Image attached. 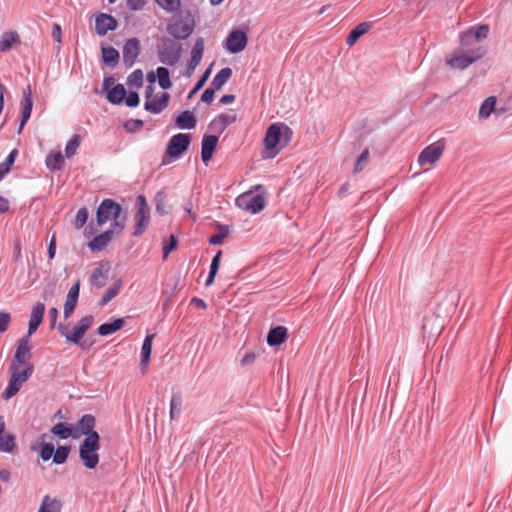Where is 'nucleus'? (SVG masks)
<instances>
[{"instance_id":"52","label":"nucleus","mask_w":512,"mask_h":512,"mask_svg":"<svg viewBox=\"0 0 512 512\" xmlns=\"http://www.w3.org/2000/svg\"><path fill=\"white\" fill-rule=\"evenodd\" d=\"M177 248V238L174 235H170L168 241H165L163 245V259H167L168 255Z\"/></svg>"},{"instance_id":"16","label":"nucleus","mask_w":512,"mask_h":512,"mask_svg":"<svg viewBox=\"0 0 512 512\" xmlns=\"http://www.w3.org/2000/svg\"><path fill=\"white\" fill-rule=\"evenodd\" d=\"M45 313V305L41 302H37L31 309L30 320L28 324V331L25 337H30L37 331L42 323L43 316Z\"/></svg>"},{"instance_id":"13","label":"nucleus","mask_w":512,"mask_h":512,"mask_svg":"<svg viewBox=\"0 0 512 512\" xmlns=\"http://www.w3.org/2000/svg\"><path fill=\"white\" fill-rule=\"evenodd\" d=\"M190 140L189 134L179 133L172 136L167 146L166 153L173 158H178L188 149Z\"/></svg>"},{"instance_id":"27","label":"nucleus","mask_w":512,"mask_h":512,"mask_svg":"<svg viewBox=\"0 0 512 512\" xmlns=\"http://www.w3.org/2000/svg\"><path fill=\"white\" fill-rule=\"evenodd\" d=\"M23 94H24V103H23L22 113H21V122H20V127H19L20 130L24 127V125L30 118L31 112H32V106H33L32 94H31L30 87L25 89Z\"/></svg>"},{"instance_id":"5","label":"nucleus","mask_w":512,"mask_h":512,"mask_svg":"<svg viewBox=\"0 0 512 512\" xmlns=\"http://www.w3.org/2000/svg\"><path fill=\"white\" fill-rule=\"evenodd\" d=\"M148 81L150 82V85H148L145 90L144 108L150 113L159 114L168 106L170 96L166 92H161L160 94L153 96V83L155 82V76L153 73L148 74Z\"/></svg>"},{"instance_id":"62","label":"nucleus","mask_w":512,"mask_h":512,"mask_svg":"<svg viewBox=\"0 0 512 512\" xmlns=\"http://www.w3.org/2000/svg\"><path fill=\"white\" fill-rule=\"evenodd\" d=\"M55 254H56V239H55V236H52L50 243H49V247H48L49 259H51V260L54 259Z\"/></svg>"},{"instance_id":"2","label":"nucleus","mask_w":512,"mask_h":512,"mask_svg":"<svg viewBox=\"0 0 512 512\" xmlns=\"http://www.w3.org/2000/svg\"><path fill=\"white\" fill-rule=\"evenodd\" d=\"M121 206L111 199H104L96 211V221L99 226L113 220L112 229L120 234L125 227L126 216L121 215Z\"/></svg>"},{"instance_id":"64","label":"nucleus","mask_w":512,"mask_h":512,"mask_svg":"<svg viewBox=\"0 0 512 512\" xmlns=\"http://www.w3.org/2000/svg\"><path fill=\"white\" fill-rule=\"evenodd\" d=\"M49 318L51 319L50 328L53 329L56 325V321L58 318V309L57 308H55V307L50 308Z\"/></svg>"},{"instance_id":"35","label":"nucleus","mask_w":512,"mask_h":512,"mask_svg":"<svg viewBox=\"0 0 512 512\" xmlns=\"http://www.w3.org/2000/svg\"><path fill=\"white\" fill-rule=\"evenodd\" d=\"M126 96L125 87L122 84H117L107 93V99L112 104H121Z\"/></svg>"},{"instance_id":"37","label":"nucleus","mask_w":512,"mask_h":512,"mask_svg":"<svg viewBox=\"0 0 512 512\" xmlns=\"http://www.w3.org/2000/svg\"><path fill=\"white\" fill-rule=\"evenodd\" d=\"M496 104V97H488L480 106L479 117L484 119L488 118L494 112Z\"/></svg>"},{"instance_id":"44","label":"nucleus","mask_w":512,"mask_h":512,"mask_svg":"<svg viewBox=\"0 0 512 512\" xmlns=\"http://www.w3.org/2000/svg\"><path fill=\"white\" fill-rule=\"evenodd\" d=\"M217 229H218V233L213 235L209 239V243L212 245H221L223 243L224 239L229 235L228 226L218 225Z\"/></svg>"},{"instance_id":"17","label":"nucleus","mask_w":512,"mask_h":512,"mask_svg":"<svg viewBox=\"0 0 512 512\" xmlns=\"http://www.w3.org/2000/svg\"><path fill=\"white\" fill-rule=\"evenodd\" d=\"M117 28V21L111 15L101 13L96 16L95 30L99 36L106 35L109 31Z\"/></svg>"},{"instance_id":"4","label":"nucleus","mask_w":512,"mask_h":512,"mask_svg":"<svg viewBox=\"0 0 512 512\" xmlns=\"http://www.w3.org/2000/svg\"><path fill=\"white\" fill-rule=\"evenodd\" d=\"M99 439V434L97 432H92L85 437L79 447L80 459L88 469H94L99 463Z\"/></svg>"},{"instance_id":"7","label":"nucleus","mask_w":512,"mask_h":512,"mask_svg":"<svg viewBox=\"0 0 512 512\" xmlns=\"http://www.w3.org/2000/svg\"><path fill=\"white\" fill-rule=\"evenodd\" d=\"M94 321L93 316L87 315L82 317L77 324L74 326L73 330L70 331L67 325L59 324L57 329L62 337L66 339L67 342L73 344H79L82 337L85 335L87 330L92 326Z\"/></svg>"},{"instance_id":"43","label":"nucleus","mask_w":512,"mask_h":512,"mask_svg":"<svg viewBox=\"0 0 512 512\" xmlns=\"http://www.w3.org/2000/svg\"><path fill=\"white\" fill-rule=\"evenodd\" d=\"M212 66L213 64H211L206 70L205 72L203 73V75L200 77V79L197 81L196 85L194 86V88L189 92L188 94V99H191L193 98L197 92L205 85V83L207 82L208 78L210 77V74H211V71H212Z\"/></svg>"},{"instance_id":"26","label":"nucleus","mask_w":512,"mask_h":512,"mask_svg":"<svg viewBox=\"0 0 512 512\" xmlns=\"http://www.w3.org/2000/svg\"><path fill=\"white\" fill-rule=\"evenodd\" d=\"M108 267L100 265L95 268L90 275V283L96 288H102L106 285L108 279Z\"/></svg>"},{"instance_id":"58","label":"nucleus","mask_w":512,"mask_h":512,"mask_svg":"<svg viewBox=\"0 0 512 512\" xmlns=\"http://www.w3.org/2000/svg\"><path fill=\"white\" fill-rule=\"evenodd\" d=\"M125 99V103L128 107H135L139 104V95L137 92H131Z\"/></svg>"},{"instance_id":"57","label":"nucleus","mask_w":512,"mask_h":512,"mask_svg":"<svg viewBox=\"0 0 512 512\" xmlns=\"http://www.w3.org/2000/svg\"><path fill=\"white\" fill-rule=\"evenodd\" d=\"M216 89H214L211 85L209 88L205 89V91L201 95V101L207 104L212 103L214 99V94Z\"/></svg>"},{"instance_id":"48","label":"nucleus","mask_w":512,"mask_h":512,"mask_svg":"<svg viewBox=\"0 0 512 512\" xmlns=\"http://www.w3.org/2000/svg\"><path fill=\"white\" fill-rule=\"evenodd\" d=\"M127 83L133 88L141 87L143 84V72L140 69L133 71L128 77Z\"/></svg>"},{"instance_id":"1","label":"nucleus","mask_w":512,"mask_h":512,"mask_svg":"<svg viewBox=\"0 0 512 512\" xmlns=\"http://www.w3.org/2000/svg\"><path fill=\"white\" fill-rule=\"evenodd\" d=\"M292 137V130L284 123L271 124L265 133L263 145L267 152V157H275L283 148H285Z\"/></svg>"},{"instance_id":"14","label":"nucleus","mask_w":512,"mask_h":512,"mask_svg":"<svg viewBox=\"0 0 512 512\" xmlns=\"http://www.w3.org/2000/svg\"><path fill=\"white\" fill-rule=\"evenodd\" d=\"M32 357L30 339L28 337H22L17 342V348L14 354V358L11 363L16 364H32L30 359Z\"/></svg>"},{"instance_id":"45","label":"nucleus","mask_w":512,"mask_h":512,"mask_svg":"<svg viewBox=\"0 0 512 512\" xmlns=\"http://www.w3.org/2000/svg\"><path fill=\"white\" fill-rule=\"evenodd\" d=\"M157 77L159 85L162 89H168L172 86V82L169 78V71L165 67H158L157 68Z\"/></svg>"},{"instance_id":"39","label":"nucleus","mask_w":512,"mask_h":512,"mask_svg":"<svg viewBox=\"0 0 512 512\" xmlns=\"http://www.w3.org/2000/svg\"><path fill=\"white\" fill-rule=\"evenodd\" d=\"M17 150H12L6 159L0 164V181L10 172V169L15 162Z\"/></svg>"},{"instance_id":"12","label":"nucleus","mask_w":512,"mask_h":512,"mask_svg":"<svg viewBox=\"0 0 512 512\" xmlns=\"http://www.w3.org/2000/svg\"><path fill=\"white\" fill-rule=\"evenodd\" d=\"M248 43L247 34L241 30H233L226 38L225 48L232 54L242 52Z\"/></svg>"},{"instance_id":"46","label":"nucleus","mask_w":512,"mask_h":512,"mask_svg":"<svg viewBox=\"0 0 512 512\" xmlns=\"http://www.w3.org/2000/svg\"><path fill=\"white\" fill-rule=\"evenodd\" d=\"M80 146V136L79 135H73V137L67 142L65 147V154L68 158L75 155L77 149Z\"/></svg>"},{"instance_id":"60","label":"nucleus","mask_w":512,"mask_h":512,"mask_svg":"<svg viewBox=\"0 0 512 512\" xmlns=\"http://www.w3.org/2000/svg\"><path fill=\"white\" fill-rule=\"evenodd\" d=\"M158 4L167 11H175L179 9L181 2H158Z\"/></svg>"},{"instance_id":"20","label":"nucleus","mask_w":512,"mask_h":512,"mask_svg":"<svg viewBox=\"0 0 512 512\" xmlns=\"http://www.w3.org/2000/svg\"><path fill=\"white\" fill-rule=\"evenodd\" d=\"M488 32L489 27L487 25H481L475 31L468 30L460 35V43L462 46H469L473 39L479 41L487 38Z\"/></svg>"},{"instance_id":"42","label":"nucleus","mask_w":512,"mask_h":512,"mask_svg":"<svg viewBox=\"0 0 512 512\" xmlns=\"http://www.w3.org/2000/svg\"><path fill=\"white\" fill-rule=\"evenodd\" d=\"M156 211L161 215H165L169 212V206L166 200V194L163 190L159 191L155 195Z\"/></svg>"},{"instance_id":"32","label":"nucleus","mask_w":512,"mask_h":512,"mask_svg":"<svg viewBox=\"0 0 512 512\" xmlns=\"http://www.w3.org/2000/svg\"><path fill=\"white\" fill-rule=\"evenodd\" d=\"M62 504L59 500L46 495L43 497L38 512H61Z\"/></svg>"},{"instance_id":"30","label":"nucleus","mask_w":512,"mask_h":512,"mask_svg":"<svg viewBox=\"0 0 512 512\" xmlns=\"http://www.w3.org/2000/svg\"><path fill=\"white\" fill-rule=\"evenodd\" d=\"M231 76L232 69L225 67L215 75L210 85L218 91L228 82Z\"/></svg>"},{"instance_id":"38","label":"nucleus","mask_w":512,"mask_h":512,"mask_svg":"<svg viewBox=\"0 0 512 512\" xmlns=\"http://www.w3.org/2000/svg\"><path fill=\"white\" fill-rule=\"evenodd\" d=\"M51 433L61 439H67L73 436V429L67 423L60 422L51 428Z\"/></svg>"},{"instance_id":"28","label":"nucleus","mask_w":512,"mask_h":512,"mask_svg":"<svg viewBox=\"0 0 512 512\" xmlns=\"http://www.w3.org/2000/svg\"><path fill=\"white\" fill-rule=\"evenodd\" d=\"M20 43V37L17 32H4L0 37V52L9 51L13 45Z\"/></svg>"},{"instance_id":"3","label":"nucleus","mask_w":512,"mask_h":512,"mask_svg":"<svg viewBox=\"0 0 512 512\" xmlns=\"http://www.w3.org/2000/svg\"><path fill=\"white\" fill-rule=\"evenodd\" d=\"M33 371V364L10 363V378L8 385L2 394V397L5 400H9L13 396H15L20 391L22 385L31 377Z\"/></svg>"},{"instance_id":"41","label":"nucleus","mask_w":512,"mask_h":512,"mask_svg":"<svg viewBox=\"0 0 512 512\" xmlns=\"http://www.w3.org/2000/svg\"><path fill=\"white\" fill-rule=\"evenodd\" d=\"M81 431L84 435L88 436L90 433L95 432L93 430L95 426V417L90 414H85L79 420Z\"/></svg>"},{"instance_id":"23","label":"nucleus","mask_w":512,"mask_h":512,"mask_svg":"<svg viewBox=\"0 0 512 512\" xmlns=\"http://www.w3.org/2000/svg\"><path fill=\"white\" fill-rule=\"evenodd\" d=\"M288 338V329L285 326H277L272 328L267 335V343L270 346H277L286 341Z\"/></svg>"},{"instance_id":"6","label":"nucleus","mask_w":512,"mask_h":512,"mask_svg":"<svg viewBox=\"0 0 512 512\" xmlns=\"http://www.w3.org/2000/svg\"><path fill=\"white\" fill-rule=\"evenodd\" d=\"M485 53V49L480 46L467 51L457 50L447 57L446 63L454 69H465L478 59L482 58Z\"/></svg>"},{"instance_id":"40","label":"nucleus","mask_w":512,"mask_h":512,"mask_svg":"<svg viewBox=\"0 0 512 512\" xmlns=\"http://www.w3.org/2000/svg\"><path fill=\"white\" fill-rule=\"evenodd\" d=\"M64 158L61 152H51L46 158V165L50 170H59L62 167Z\"/></svg>"},{"instance_id":"9","label":"nucleus","mask_w":512,"mask_h":512,"mask_svg":"<svg viewBox=\"0 0 512 512\" xmlns=\"http://www.w3.org/2000/svg\"><path fill=\"white\" fill-rule=\"evenodd\" d=\"M445 145L441 141H436L425 147L418 156V164L423 167L425 165H434L442 156Z\"/></svg>"},{"instance_id":"59","label":"nucleus","mask_w":512,"mask_h":512,"mask_svg":"<svg viewBox=\"0 0 512 512\" xmlns=\"http://www.w3.org/2000/svg\"><path fill=\"white\" fill-rule=\"evenodd\" d=\"M218 269H219V266L215 265L211 262L209 275L205 282L206 286H210L214 282V279H215V276L217 275Z\"/></svg>"},{"instance_id":"10","label":"nucleus","mask_w":512,"mask_h":512,"mask_svg":"<svg viewBox=\"0 0 512 512\" xmlns=\"http://www.w3.org/2000/svg\"><path fill=\"white\" fill-rule=\"evenodd\" d=\"M137 201L138 211L135 214L136 228L133 232L134 236L141 235L146 230L150 221V212L146 198L143 195H139Z\"/></svg>"},{"instance_id":"63","label":"nucleus","mask_w":512,"mask_h":512,"mask_svg":"<svg viewBox=\"0 0 512 512\" xmlns=\"http://www.w3.org/2000/svg\"><path fill=\"white\" fill-rule=\"evenodd\" d=\"M79 290H80V282L77 281L69 290L67 296L70 298H77L79 297Z\"/></svg>"},{"instance_id":"21","label":"nucleus","mask_w":512,"mask_h":512,"mask_svg":"<svg viewBox=\"0 0 512 512\" xmlns=\"http://www.w3.org/2000/svg\"><path fill=\"white\" fill-rule=\"evenodd\" d=\"M218 143V136L216 135H205L202 139L201 158L202 161L207 164L213 155V152Z\"/></svg>"},{"instance_id":"25","label":"nucleus","mask_w":512,"mask_h":512,"mask_svg":"<svg viewBox=\"0 0 512 512\" xmlns=\"http://www.w3.org/2000/svg\"><path fill=\"white\" fill-rule=\"evenodd\" d=\"M180 58V48L176 47L174 43H170L169 47H165L160 51V60L161 62L174 65L178 62Z\"/></svg>"},{"instance_id":"22","label":"nucleus","mask_w":512,"mask_h":512,"mask_svg":"<svg viewBox=\"0 0 512 512\" xmlns=\"http://www.w3.org/2000/svg\"><path fill=\"white\" fill-rule=\"evenodd\" d=\"M114 234H117L115 229L107 230L104 233L94 237L93 240L89 242L88 247L92 251H101L112 240Z\"/></svg>"},{"instance_id":"34","label":"nucleus","mask_w":512,"mask_h":512,"mask_svg":"<svg viewBox=\"0 0 512 512\" xmlns=\"http://www.w3.org/2000/svg\"><path fill=\"white\" fill-rule=\"evenodd\" d=\"M5 429V423L2 417H0V450L3 452H11L15 446L14 437L12 435L2 434Z\"/></svg>"},{"instance_id":"11","label":"nucleus","mask_w":512,"mask_h":512,"mask_svg":"<svg viewBox=\"0 0 512 512\" xmlns=\"http://www.w3.org/2000/svg\"><path fill=\"white\" fill-rule=\"evenodd\" d=\"M194 23L190 18L176 19L168 25V33L177 39H186L193 32Z\"/></svg>"},{"instance_id":"47","label":"nucleus","mask_w":512,"mask_h":512,"mask_svg":"<svg viewBox=\"0 0 512 512\" xmlns=\"http://www.w3.org/2000/svg\"><path fill=\"white\" fill-rule=\"evenodd\" d=\"M182 408V399L179 395L174 394L170 402V419L174 420L176 415L180 413Z\"/></svg>"},{"instance_id":"56","label":"nucleus","mask_w":512,"mask_h":512,"mask_svg":"<svg viewBox=\"0 0 512 512\" xmlns=\"http://www.w3.org/2000/svg\"><path fill=\"white\" fill-rule=\"evenodd\" d=\"M11 315L8 312H0V333H4L10 324Z\"/></svg>"},{"instance_id":"61","label":"nucleus","mask_w":512,"mask_h":512,"mask_svg":"<svg viewBox=\"0 0 512 512\" xmlns=\"http://www.w3.org/2000/svg\"><path fill=\"white\" fill-rule=\"evenodd\" d=\"M51 35H52L53 39H54L57 43H61V35H62V32H61V27H60V25H58V24H54V25H53Z\"/></svg>"},{"instance_id":"33","label":"nucleus","mask_w":512,"mask_h":512,"mask_svg":"<svg viewBox=\"0 0 512 512\" xmlns=\"http://www.w3.org/2000/svg\"><path fill=\"white\" fill-rule=\"evenodd\" d=\"M124 319L118 318L115 319L111 323H104L98 327V334L101 336L110 335L118 330H120L124 326Z\"/></svg>"},{"instance_id":"36","label":"nucleus","mask_w":512,"mask_h":512,"mask_svg":"<svg viewBox=\"0 0 512 512\" xmlns=\"http://www.w3.org/2000/svg\"><path fill=\"white\" fill-rule=\"evenodd\" d=\"M102 60L105 64L113 67L119 61V52L113 47H103Z\"/></svg>"},{"instance_id":"15","label":"nucleus","mask_w":512,"mask_h":512,"mask_svg":"<svg viewBox=\"0 0 512 512\" xmlns=\"http://www.w3.org/2000/svg\"><path fill=\"white\" fill-rule=\"evenodd\" d=\"M236 120L237 115L233 112L221 113L210 122L209 129L214 133L222 134Z\"/></svg>"},{"instance_id":"55","label":"nucleus","mask_w":512,"mask_h":512,"mask_svg":"<svg viewBox=\"0 0 512 512\" xmlns=\"http://www.w3.org/2000/svg\"><path fill=\"white\" fill-rule=\"evenodd\" d=\"M54 454V447L52 444H43L40 449V458L43 461H48Z\"/></svg>"},{"instance_id":"19","label":"nucleus","mask_w":512,"mask_h":512,"mask_svg":"<svg viewBox=\"0 0 512 512\" xmlns=\"http://www.w3.org/2000/svg\"><path fill=\"white\" fill-rule=\"evenodd\" d=\"M140 52V42L137 38L129 39L123 48V61L127 66H132Z\"/></svg>"},{"instance_id":"18","label":"nucleus","mask_w":512,"mask_h":512,"mask_svg":"<svg viewBox=\"0 0 512 512\" xmlns=\"http://www.w3.org/2000/svg\"><path fill=\"white\" fill-rule=\"evenodd\" d=\"M203 52H204V40L202 38H199L196 40V42L192 48V51H191V57L188 62L187 73H186V75L188 77L194 73L196 67L200 64L202 56H203Z\"/></svg>"},{"instance_id":"8","label":"nucleus","mask_w":512,"mask_h":512,"mask_svg":"<svg viewBox=\"0 0 512 512\" xmlns=\"http://www.w3.org/2000/svg\"><path fill=\"white\" fill-rule=\"evenodd\" d=\"M236 205L253 214L260 212L265 207V199L262 195H253L245 192L236 198Z\"/></svg>"},{"instance_id":"50","label":"nucleus","mask_w":512,"mask_h":512,"mask_svg":"<svg viewBox=\"0 0 512 512\" xmlns=\"http://www.w3.org/2000/svg\"><path fill=\"white\" fill-rule=\"evenodd\" d=\"M119 291H120V285H118V284H115L112 287H110L104 293V295H103V297H102V299L100 301V305L104 306L107 303H109L114 297H116L118 295Z\"/></svg>"},{"instance_id":"29","label":"nucleus","mask_w":512,"mask_h":512,"mask_svg":"<svg viewBox=\"0 0 512 512\" xmlns=\"http://www.w3.org/2000/svg\"><path fill=\"white\" fill-rule=\"evenodd\" d=\"M154 336V334L147 335L142 344L140 366L143 371H145L150 360Z\"/></svg>"},{"instance_id":"51","label":"nucleus","mask_w":512,"mask_h":512,"mask_svg":"<svg viewBox=\"0 0 512 512\" xmlns=\"http://www.w3.org/2000/svg\"><path fill=\"white\" fill-rule=\"evenodd\" d=\"M88 220V210L87 208L83 207L77 211L76 218H75V228L81 229Z\"/></svg>"},{"instance_id":"24","label":"nucleus","mask_w":512,"mask_h":512,"mask_svg":"<svg viewBox=\"0 0 512 512\" xmlns=\"http://www.w3.org/2000/svg\"><path fill=\"white\" fill-rule=\"evenodd\" d=\"M372 28V24L369 22H361L357 26H355L346 38V44L349 47L355 45L358 39L366 34Z\"/></svg>"},{"instance_id":"54","label":"nucleus","mask_w":512,"mask_h":512,"mask_svg":"<svg viewBox=\"0 0 512 512\" xmlns=\"http://www.w3.org/2000/svg\"><path fill=\"white\" fill-rule=\"evenodd\" d=\"M368 161H369V150L365 149L356 161V164L354 167V173H358V172L362 171L364 166L368 163Z\"/></svg>"},{"instance_id":"49","label":"nucleus","mask_w":512,"mask_h":512,"mask_svg":"<svg viewBox=\"0 0 512 512\" xmlns=\"http://www.w3.org/2000/svg\"><path fill=\"white\" fill-rule=\"evenodd\" d=\"M70 449L67 446H60L56 449L53 454V462L55 464H63L69 455Z\"/></svg>"},{"instance_id":"53","label":"nucleus","mask_w":512,"mask_h":512,"mask_svg":"<svg viewBox=\"0 0 512 512\" xmlns=\"http://www.w3.org/2000/svg\"><path fill=\"white\" fill-rule=\"evenodd\" d=\"M77 301H78L77 298H70L68 296L66 297V300L64 303V310H63L65 319H68L71 316L72 312L74 311V309L77 305Z\"/></svg>"},{"instance_id":"31","label":"nucleus","mask_w":512,"mask_h":512,"mask_svg":"<svg viewBox=\"0 0 512 512\" xmlns=\"http://www.w3.org/2000/svg\"><path fill=\"white\" fill-rule=\"evenodd\" d=\"M176 125L181 129H192L196 126V118L191 111H183L176 118Z\"/></svg>"}]
</instances>
